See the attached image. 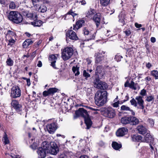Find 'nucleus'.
Segmentation results:
<instances>
[{"instance_id": "5fc2aeb1", "label": "nucleus", "mask_w": 158, "mask_h": 158, "mask_svg": "<svg viewBox=\"0 0 158 158\" xmlns=\"http://www.w3.org/2000/svg\"><path fill=\"white\" fill-rule=\"evenodd\" d=\"M148 121L150 123L151 126L152 127L153 126L154 124V121L152 119H149L148 120Z\"/></svg>"}, {"instance_id": "4d7b16f0", "label": "nucleus", "mask_w": 158, "mask_h": 158, "mask_svg": "<svg viewBox=\"0 0 158 158\" xmlns=\"http://www.w3.org/2000/svg\"><path fill=\"white\" fill-rule=\"evenodd\" d=\"M124 33L126 34L127 36H129L131 33V32L129 30H127L124 31Z\"/></svg>"}, {"instance_id": "4be33fe9", "label": "nucleus", "mask_w": 158, "mask_h": 158, "mask_svg": "<svg viewBox=\"0 0 158 158\" xmlns=\"http://www.w3.org/2000/svg\"><path fill=\"white\" fill-rule=\"evenodd\" d=\"M139 120L135 117L130 116V124L132 125H136L139 123Z\"/></svg>"}, {"instance_id": "603ef678", "label": "nucleus", "mask_w": 158, "mask_h": 158, "mask_svg": "<svg viewBox=\"0 0 158 158\" xmlns=\"http://www.w3.org/2000/svg\"><path fill=\"white\" fill-rule=\"evenodd\" d=\"M77 3H81L82 5H84L86 4V2L84 0H79L77 1Z\"/></svg>"}, {"instance_id": "bb28decb", "label": "nucleus", "mask_w": 158, "mask_h": 158, "mask_svg": "<svg viewBox=\"0 0 158 158\" xmlns=\"http://www.w3.org/2000/svg\"><path fill=\"white\" fill-rule=\"evenodd\" d=\"M85 118V123L87 126L86 128L89 129L92 125V121L88 117V114L87 117L84 118Z\"/></svg>"}, {"instance_id": "72a5a7b5", "label": "nucleus", "mask_w": 158, "mask_h": 158, "mask_svg": "<svg viewBox=\"0 0 158 158\" xmlns=\"http://www.w3.org/2000/svg\"><path fill=\"white\" fill-rule=\"evenodd\" d=\"M110 0H100V4L102 6H105L110 3Z\"/></svg>"}, {"instance_id": "f257e3e1", "label": "nucleus", "mask_w": 158, "mask_h": 158, "mask_svg": "<svg viewBox=\"0 0 158 158\" xmlns=\"http://www.w3.org/2000/svg\"><path fill=\"white\" fill-rule=\"evenodd\" d=\"M106 91L98 90L95 96L96 104L98 106H103L106 101Z\"/></svg>"}, {"instance_id": "ea45409f", "label": "nucleus", "mask_w": 158, "mask_h": 158, "mask_svg": "<svg viewBox=\"0 0 158 158\" xmlns=\"http://www.w3.org/2000/svg\"><path fill=\"white\" fill-rule=\"evenodd\" d=\"M154 97L153 95L148 96L146 97V100L148 102H153L154 100Z\"/></svg>"}, {"instance_id": "de8ad7c7", "label": "nucleus", "mask_w": 158, "mask_h": 158, "mask_svg": "<svg viewBox=\"0 0 158 158\" xmlns=\"http://www.w3.org/2000/svg\"><path fill=\"white\" fill-rule=\"evenodd\" d=\"M15 41L14 40L11 38L10 39L8 40V45H10V46H12L15 43Z\"/></svg>"}, {"instance_id": "9d476101", "label": "nucleus", "mask_w": 158, "mask_h": 158, "mask_svg": "<svg viewBox=\"0 0 158 158\" xmlns=\"http://www.w3.org/2000/svg\"><path fill=\"white\" fill-rule=\"evenodd\" d=\"M33 4L35 6V7L36 10L39 12L44 13L47 10V7L44 5L40 6L39 4H35L37 2H38L41 0H31Z\"/></svg>"}, {"instance_id": "c03bdc74", "label": "nucleus", "mask_w": 158, "mask_h": 158, "mask_svg": "<svg viewBox=\"0 0 158 158\" xmlns=\"http://www.w3.org/2000/svg\"><path fill=\"white\" fill-rule=\"evenodd\" d=\"M130 103L132 105L136 107L137 106V103L136 101L134 98H133L130 101Z\"/></svg>"}, {"instance_id": "a18cd8bd", "label": "nucleus", "mask_w": 158, "mask_h": 158, "mask_svg": "<svg viewBox=\"0 0 158 158\" xmlns=\"http://www.w3.org/2000/svg\"><path fill=\"white\" fill-rule=\"evenodd\" d=\"M83 76L85 77V79L89 77H90V75L85 70H84L83 71Z\"/></svg>"}, {"instance_id": "c85d7f7f", "label": "nucleus", "mask_w": 158, "mask_h": 158, "mask_svg": "<svg viewBox=\"0 0 158 158\" xmlns=\"http://www.w3.org/2000/svg\"><path fill=\"white\" fill-rule=\"evenodd\" d=\"M130 117H124L122 118L121 119V122L122 123L124 124H130Z\"/></svg>"}, {"instance_id": "f03ea898", "label": "nucleus", "mask_w": 158, "mask_h": 158, "mask_svg": "<svg viewBox=\"0 0 158 158\" xmlns=\"http://www.w3.org/2000/svg\"><path fill=\"white\" fill-rule=\"evenodd\" d=\"M8 19L14 23L19 24L23 20V17L20 14L16 11H11L8 16Z\"/></svg>"}, {"instance_id": "6e6d98bb", "label": "nucleus", "mask_w": 158, "mask_h": 158, "mask_svg": "<svg viewBox=\"0 0 158 158\" xmlns=\"http://www.w3.org/2000/svg\"><path fill=\"white\" fill-rule=\"evenodd\" d=\"M43 95L44 97L47 96L48 95H50L48 90V91H44V92H43Z\"/></svg>"}, {"instance_id": "e2e57ef3", "label": "nucleus", "mask_w": 158, "mask_h": 158, "mask_svg": "<svg viewBox=\"0 0 158 158\" xmlns=\"http://www.w3.org/2000/svg\"><path fill=\"white\" fill-rule=\"evenodd\" d=\"M56 62V61H53L51 62V66H52L53 68L55 69L56 68L55 63Z\"/></svg>"}, {"instance_id": "7ed1b4c3", "label": "nucleus", "mask_w": 158, "mask_h": 158, "mask_svg": "<svg viewBox=\"0 0 158 158\" xmlns=\"http://www.w3.org/2000/svg\"><path fill=\"white\" fill-rule=\"evenodd\" d=\"M95 11L94 10H90L87 12L86 16L90 19H93L96 23V26L98 27L100 24L101 14L98 13L95 14Z\"/></svg>"}, {"instance_id": "09e8293b", "label": "nucleus", "mask_w": 158, "mask_h": 158, "mask_svg": "<svg viewBox=\"0 0 158 158\" xmlns=\"http://www.w3.org/2000/svg\"><path fill=\"white\" fill-rule=\"evenodd\" d=\"M85 90L86 91L87 94H91L92 92V89L91 88H85Z\"/></svg>"}, {"instance_id": "8fccbe9b", "label": "nucleus", "mask_w": 158, "mask_h": 158, "mask_svg": "<svg viewBox=\"0 0 158 158\" xmlns=\"http://www.w3.org/2000/svg\"><path fill=\"white\" fill-rule=\"evenodd\" d=\"M146 94V90L143 89L142 90L140 93V94L143 96H145Z\"/></svg>"}, {"instance_id": "4468645a", "label": "nucleus", "mask_w": 158, "mask_h": 158, "mask_svg": "<svg viewBox=\"0 0 158 158\" xmlns=\"http://www.w3.org/2000/svg\"><path fill=\"white\" fill-rule=\"evenodd\" d=\"M124 86L125 87H128L134 90H136L137 89H139L140 88L137 83H135L132 81L130 83H129L128 81H127L124 84Z\"/></svg>"}, {"instance_id": "58836bf2", "label": "nucleus", "mask_w": 158, "mask_h": 158, "mask_svg": "<svg viewBox=\"0 0 158 158\" xmlns=\"http://www.w3.org/2000/svg\"><path fill=\"white\" fill-rule=\"evenodd\" d=\"M48 90L50 94H53L57 92L58 89L55 88H49Z\"/></svg>"}, {"instance_id": "2f4dec72", "label": "nucleus", "mask_w": 158, "mask_h": 158, "mask_svg": "<svg viewBox=\"0 0 158 158\" xmlns=\"http://www.w3.org/2000/svg\"><path fill=\"white\" fill-rule=\"evenodd\" d=\"M31 24L34 26H40L42 24L41 21L38 20H35L33 22H31Z\"/></svg>"}, {"instance_id": "9b49d317", "label": "nucleus", "mask_w": 158, "mask_h": 158, "mask_svg": "<svg viewBox=\"0 0 158 158\" xmlns=\"http://www.w3.org/2000/svg\"><path fill=\"white\" fill-rule=\"evenodd\" d=\"M75 114L76 115L74 116V118H76L79 116L85 118L88 116V113L87 111L83 108H80L78 110L76 111Z\"/></svg>"}, {"instance_id": "a211bd4d", "label": "nucleus", "mask_w": 158, "mask_h": 158, "mask_svg": "<svg viewBox=\"0 0 158 158\" xmlns=\"http://www.w3.org/2000/svg\"><path fill=\"white\" fill-rule=\"evenodd\" d=\"M135 100L137 101V103L140 106L139 108L142 110L144 108V101L142 99V97L141 96H138L135 98Z\"/></svg>"}, {"instance_id": "dca6fc26", "label": "nucleus", "mask_w": 158, "mask_h": 158, "mask_svg": "<svg viewBox=\"0 0 158 158\" xmlns=\"http://www.w3.org/2000/svg\"><path fill=\"white\" fill-rule=\"evenodd\" d=\"M22 14L23 16L29 19H31L34 17L36 18L37 17L36 15L34 14L32 12H30L28 10H23Z\"/></svg>"}, {"instance_id": "0e129e2a", "label": "nucleus", "mask_w": 158, "mask_h": 158, "mask_svg": "<svg viewBox=\"0 0 158 158\" xmlns=\"http://www.w3.org/2000/svg\"><path fill=\"white\" fill-rule=\"evenodd\" d=\"M146 82L147 83H148V81H150L151 80V78L149 77H146L145 79Z\"/></svg>"}, {"instance_id": "b1692460", "label": "nucleus", "mask_w": 158, "mask_h": 158, "mask_svg": "<svg viewBox=\"0 0 158 158\" xmlns=\"http://www.w3.org/2000/svg\"><path fill=\"white\" fill-rule=\"evenodd\" d=\"M145 142L148 143L150 142L152 143L154 141V138L149 133H147L144 137Z\"/></svg>"}, {"instance_id": "13d9d810", "label": "nucleus", "mask_w": 158, "mask_h": 158, "mask_svg": "<svg viewBox=\"0 0 158 158\" xmlns=\"http://www.w3.org/2000/svg\"><path fill=\"white\" fill-rule=\"evenodd\" d=\"M28 44L27 42L26 41V40L23 43V45L24 48H26L29 46V44Z\"/></svg>"}, {"instance_id": "2eb2a0df", "label": "nucleus", "mask_w": 158, "mask_h": 158, "mask_svg": "<svg viewBox=\"0 0 158 158\" xmlns=\"http://www.w3.org/2000/svg\"><path fill=\"white\" fill-rule=\"evenodd\" d=\"M12 106L17 112H19L22 110V106L19 104V102L16 100H13L11 103Z\"/></svg>"}, {"instance_id": "cd10ccee", "label": "nucleus", "mask_w": 158, "mask_h": 158, "mask_svg": "<svg viewBox=\"0 0 158 158\" xmlns=\"http://www.w3.org/2000/svg\"><path fill=\"white\" fill-rule=\"evenodd\" d=\"M35 139H32L31 140V142H30V143H32V144L30 146V147L33 150H35L37 148L39 144L38 141L37 142H36V143H35Z\"/></svg>"}, {"instance_id": "37998d69", "label": "nucleus", "mask_w": 158, "mask_h": 158, "mask_svg": "<svg viewBox=\"0 0 158 158\" xmlns=\"http://www.w3.org/2000/svg\"><path fill=\"white\" fill-rule=\"evenodd\" d=\"M49 60L53 61H56L57 58L55 55H51L49 58Z\"/></svg>"}, {"instance_id": "ddd939ff", "label": "nucleus", "mask_w": 158, "mask_h": 158, "mask_svg": "<svg viewBox=\"0 0 158 158\" xmlns=\"http://www.w3.org/2000/svg\"><path fill=\"white\" fill-rule=\"evenodd\" d=\"M56 123L54 122L48 124L47 126V128L48 132L50 134H53L57 128Z\"/></svg>"}, {"instance_id": "052dcab7", "label": "nucleus", "mask_w": 158, "mask_h": 158, "mask_svg": "<svg viewBox=\"0 0 158 158\" xmlns=\"http://www.w3.org/2000/svg\"><path fill=\"white\" fill-rule=\"evenodd\" d=\"M86 61L88 65H89L91 64L92 62V60L91 59L89 58H87L86 59Z\"/></svg>"}, {"instance_id": "a878e982", "label": "nucleus", "mask_w": 158, "mask_h": 158, "mask_svg": "<svg viewBox=\"0 0 158 158\" xmlns=\"http://www.w3.org/2000/svg\"><path fill=\"white\" fill-rule=\"evenodd\" d=\"M71 153V152L69 151H64L60 154L59 158H68L70 156Z\"/></svg>"}, {"instance_id": "1a4fd4ad", "label": "nucleus", "mask_w": 158, "mask_h": 158, "mask_svg": "<svg viewBox=\"0 0 158 158\" xmlns=\"http://www.w3.org/2000/svg\"><path fill=\"white\" fill-rule=\"evenodd\" d=\"M103 115L110 118H113L115 115V110L111 107H108L104 111Z\"/></svg>"}, {"instance_id": "7c9ffc66", "label": "nucleus", "mask_w": 158, "mask_h": 158, "mask_svg": "<svg viewBox=\"0 0 158 158\" xmlns=\"http://www.w3.org/2000/svg\"><path fill=\"white\" fill-rule=\"evenodd\" d=\"M112 147L116 150H118L121 147V145L116 142H113L112 144Z\"/></svg>"}, {"instance_id": "6e6552de", "label": "nucleus", "mask_w": 158, "mask_h": 158, "mask_svg": "<svg viewBox=\"0 0 158 158\" xmlns=\"http://www.w3.org/2000/svg\"><path fill=\"white\" fill-rule=\"evenodd\" d=\"M21 91L19 87L17 86H13L11 89L10 95L11 98H15L20 97Z\"/></svg>"}, {"instance_id": "5701e85b", "label": "nucleus", "mask_w": 158, "mask_h": 158, "mask_svg": "<svg viewBox=\"0 0 158 158\" xmlns=\"http://www.w3.org/2000/svg\"><path fill=\"white\" fill-rule=\"evenodd\" d=\"M121 110L123 111H128L130 112L129 114H131L133 115H135V113L133 110L131 109L130 107L127 106L122 105L120 108Z\"/></svg>"}, {"instance_id": "49530a36", "label": "nucleus", "mask_w": 158, "mask_h": 158, "mask_svg": "<svg viewBox=\"0 0 158 158\" xmlns=\"http://www.w3.org/2000/svg\"><path fill=\"white\" fill-rule=\"evenodd\" d=\"M9 7L10 9H15L16 7V5L15 2H10L9 4Z\"/></svg>"}, {"instance_id": "f3484780", "label": "nucleus", "mask_w": 158, "mask_h": 158, "mask_svg": "<svg viewBox=\"0 0 158 158\" xmlns=\"http://www.w3.org/2000/svg\"><path fill=\"white\" fill-rule=\"evenodd\" d=\"M128 132L127 129L125 127L119 129L116 131V135L117 136H123L126 134Z\"/></svg>"}, {"instance_id": "423d86ee", "label": "nucleus", "mask_w": 158, "mask_h": 158, "mask_svg": "<svg viewBox=\"0 0 158 158\" xmlns=\"http://www.w3.org/2000/svg\"><path fill=\"white\" fill-rule=\"evenodd\" d=\"M94 83V87L98 89L105 90L107 89L108 87L107 83L104 82L100 81L98 78L95 79Z\"/></svg>"}, {"instance_id": "c756f323", "label": "nucleus", "mask_w": 158, "mask_h": 158, "mask_svg": "<svg viewBox=\"0 0 158 158\" xmlns=\"http://www.w3.org/2000/svg\"><path fill=\"white\" fill-rule=\"evenodd\" d=\"M6 63L7 66L10 67L13 65L14 62L11 58L9 57V55H8Z\"/></svg>"}, {"instance_id": "c9c22d12", "label": "nucleus", "mask_w": 158, "mask_h": 158, "mask_svg": "<svg viewBox=\"0 0 158 158\" xmlns=\"http://www.w3.org/2000/svg\"><path fill=\"white\" fill-rule=\"evenodd\" d=\"M15 35V34L14 32L10 30H9L6 35V38L9 39V38H11L12 36H14Z\"/></svg>"}, {"instance_id": "680f3d73", "label": "nucleus", "mask_w": 158, "mask_h": 158, "mask_svg": "<svg viewBox=\"0 0 158 158\" xmlns=\"http://www.w3.org/2000/svg\"><path fill=\"white\" fill-rule=\"evenodd\" d=\"M26 40L28 44H29V46L33 43V41L31 40L27 39Z\"/></svg>"}, {"instance_id": "0eeeda50", "label": "nucleus", "mask_w": 158, "mask_h": 158, "mask_svg": "<svg viewBox=\"0 0 158 158\" xmlns=\"http://www.w3.org/2000/svg\"><path fill=\"white\" fill-rule=\"evenodd\" d=\"M48 144L49 147L47 150V153L49 152L51 154L56 155L59 151V148L57 144L53 142L50 143H48Z\"/></svg>"}, {"instance_id": "bf43d9fd", "label": "nucleus", "mask_w": 158, "mask_h": 158, "mask_svg": "<svg viewBox=\"0 0 158 158\" xmlns=\"http://www.w3.org/2000/svg\"><path fill=\"white\" fill-rule=\"evenodd\" d=\"M121 17V15H119L118 16V17L119 18V21L122 23L123 25H124V22H125L124 21L123 19H121L120 18Z\"/></svg>"}, {"instance_id": "39448f33", "label": "nucleus", "mask_w": 158, "mask_h": 158, "mask_svg": "<svg viewBox=\"0 0 158 158\" xmlns=\"http://www.w3.org/2000/svg\"><path fill=\"white\" fill-rule=\"evenodd\" d=\"M73 50L71 47L64 48L62 52V57L64 60H66L70 58L73 54Z\"/></svg>"}, {"instance_id": "473e14b6", "label": "nucleus", "mask_w": 158, "mask_h": 158, "mask_svg": "<svg viewBox=\"0 0 158 158\" xmlns=\"http://www.w3.org/2000/svg\"><path fill=\"white\" fill-rule=\"evenodd\" d=\"M79 67L76 65V66H73L72 67V70L73 73L75 74V76L78 75L80 74V72L79 71Z\"/></svg>"}, {"instance_id": "774afa93", "label": "nucleus", "mask_w": 158, "mask_h": 158, "mask_svg": "<svg viewBox=\"0 0 158 158\" xmlns=\"http://www.w3.org/2000/svg\"><path fill=\"white\" fill-rule=\"evenodd\" d=\"M151 41L152 42L154 43L156 42V38L154 37H152L151 38Z\"/></svg>"}, {"instance_id": "864d4df0", "label": "nucleus", "mask_w": 158, "mask_h": 158, "mask_svg": "<svg viewBox=\"0 0 158 158\" xmlns=\"http://www.w3.org/2000/svg\"><path fill=\"white\" fill-rule=\"evenodd\" d=\"M119 102L118 101L116 102H115L112 104V106L114 107H117L119 106Z\"/></svg>"}, {"instance_id": "3c124183", "label": "nucleus", "mask_w": 158, "mask_h": 158, "mask_svg": "<svg viewBox=\"0 0 158 158\" xmlns=\"http://www.w3.org/2000/svg\"><path fill=\"white\" fill-rule=\"evenodd\" d=\"M105 53V52L103 51H99V52L97 53H95V55L97 56H103V55Z\"/></svg>"}, {"instance_id": "393cba45", "label": "nucleus", "mask_w": 158, "mask_h": 158, "mask_svg": "<svg viewBox=\"0 0 158 158\" xmlns=\"http://www.w3.org/2000/svg\"><path fill=\"white\" fill-rule=\"evenodd\" d=\"M95 62L97 64H102L104 62V56H97L95 55Z\"/></svg>"}, {"instance_id": "a19ab883", "label": "nucleus", "mask_w": 158, "mask_h": 158, "mask_svg": "<svg viewBox=\"0 0 158 158\" xmlns=\"http://www.w3.org/2000/svg\"><path fill=\"white\" fill-rule=\"evenodd\" d=\"M83 31L85 35H88L91 34V31H90L87 27H85L83 29Z\"/></svg>"}, {"instance_id": "338daca9", "label": "nucleus", "mask_w": 158, "mask_h": 158, "mask_svg": "<svg viewBox=\"0 0 158 158\" xmlns=\"http://www.w3.org/2000/svg\"><path fill=\"white\" fill-rule=\"evenodd\" d=\"M42 62L41 61L39 60L38 61V64H37V66L39 67H41L42 66Z\"/></svg>"}, {"instance_id": "aec40b11", "label": "nucleus", "mask_w": 158, "mask_h": 158, "mask_svg": "<svg viewBox=\"0 0 158 158\" xmlns=\"http://www.w3.org/2000/svg\"><path fill=\"white\" fill-rule=\"evenodd\" d=\"M95 73L98 77H102L105 74V73L103 70L102 67L100 66H97Z\"/></svg>"}, {"instance_id": "f704fd0d", "label": "nucleus", "mask_w": 158, "mask_h": 158, "mask_svg": "<svg viewBox=\"0 0 158 158\" xmlns=\"http://www.w3.org/2000/svg\"><path fill=\"white\" fill-rule=\"evenodd\" d=\"M151 74L154 77L155 79H158V71L153 70L151 71Z\"/></svg>"}, {"instance_id": "412c9836", "label": "nucleus", "mask_w": 158, "mask_h": 158, "mask_svg": "<svg viewBox=\"0 0 158 158\" xmlns=\"http://www.w3.org/2000/svg\"><path fill=\"white\" fill-rule=\"evenodd\" d=\"M137 129L138 133L142 135L145 134L147 132V128L142 125L138 126Z\"/></svg>"}, {"instance_id": "4c0bfd02", "label": "nucleus", "mask_w": 158, "mask_h": 158, "mask_svg": "<svg viewBox=\"0 0 158 158\" xmlns=\"http://www.w3.org/2000/svg\"><path fill=\"white\" fill-rule=\"evenodd\" d=\"M3 140H4V142L5 144H6L9 143V140L8 138L7 135L6 133L3 137Z\"/></svg>"}, {"instance_id": "f8f14e48", "label": "nucleus", "mask_w": 158, "mask_h": 158, "mask_svg": "<svg viewBox=\"0 0 158 158\" xmlns=\"http://www.w3.org/2000/svg\"><path fill=\"white\" fill-rule=\"evenodd\" d=\"M66 40L67 43H68V38L73 40H77L78 39L77 36L75 32L71 30H68L66 33Z\"/></svg>"}, {"instance_id": "79ce46f5", "label": "nucleus", "mask_w": 158, "mask_h": 158, "mask_svg": "<svg viewBox=\"0 0 158 158\" xmlns=\"http://www.w3.org/2000/svg\"><path fill=\"white\" fill-rule=\"evenodd\" d=\"M69 15H71L73 17H74V16L76 15L77 14L74 13L72 11V10H71L66 15L65 18H66V16Z\"/></svg>"}, {"instance_id": "e433bc0d", "label": "nucleus", "mask_w": 158, "mask_h": 158, "mask_svg": "<svg viewBox=\"0 0 158 158\" xmlns=\"http://www.w3.org/2000/svg\"><path fill=\"white\" fill-rule=\"evenodd\" d=\"M133 140L134 141H139L142 139V137L139 135H134L132 137Z\"/></svg>"}, {"instance_id": "6ab92c4d", "label": "nucleus", "mask_w": 158, "mask_h": 158, "mask_svg": "<svg viewBox=\"0 0 158 158\" xmlns=\"http://www.w3.org/2000/svg\"><path fill=\"white\" fill-rule=\"evenodd\" d=\"M85 22V21L82 19L78 21L76 23V25H73V29L75 31L77 30L84 24Z\"/></svg>"}, {"instance_id": "20e7f679", "label": "nucleus", "mask_w": 158, "mask_h": 158, "mask_svg": "<svg viewBox=\"0 0 158 158\" xmlns=\"http://www.w3.org/2000/svg\"><path fill=\"white\" fill-rule=\"evenodd\" d=\"M48 144L46 141L43 142L41 145V147L38 149L37 153L39 158H44L46 156V152L49 147Z\"/></svg>"}, {"instance_id": "69168bd1", "label": "nucleus", "mask_w": 158, "mask_h": 158, "mask_svg": "<svg viewBox=\"0 0 158 158\" xmlns=\"http://www.w3.org/2000/svg\"><path fill=\"white\" fill-rule=\"evenodd\" d=\"M10 156L13 158H19V155H15L14 154H12L11 155H10Z\"/></svg>"}]
</instances>
